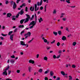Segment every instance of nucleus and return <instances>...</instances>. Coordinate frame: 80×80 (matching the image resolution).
<instances>
[{
	"mask_svg": "<svg viewBox=\"0 0 80 80\" xmlns=\"http://www.w3.org/2000/svg\"><path fill=\"white\" fill-rule=\"evenodd\" d=\"M32 25L29 28L30 29H32L33 28V27H34L35 25V22L34 21H32L31 22H30V24L29 25V26H30V25Z\"/></svg>",
	"mask_w": 80,
	"mask_h": 80,
	"instance_id": "obj_1",
	"label": "nucleus"
},
{
	"mask_svg": "<svg viewBox=\"0 0 80 80\" xmlns=\"http://www.w3.org/2000/svg\"><path fill=\"white\" fill-rule=\"evenodd\" d=\"M26 16L27 17V18L26 19V20L25 21L24 23H27L29 21V19L30 18V15L27 14H26Z\"/></svg>",
	"mask_w": 80,
	"mask_h": 80,
	"instance_id": "obj_2",
	"label": "nucleus"
},
{
	"mask_svg": "<svg viewBox=\"0 0 80 80\" xmlns=\"http://www.w3.org/2000/svg\"><path fill=\"white\" fill-rule=\"evenodd\" d=\"M31 35V32H28L26 34H25L24 35L25 37V38L26 39V38H28V37H29Z\"/></svg>",
	"mask_w": 80,
	"mask_h": 80,
	"instance_id": "obj_3",
	"label": "nucleus"
},
{
	"mask_svg": "<svg viewBox=\"0 0 80 80\" xmlns=\"http://www.w3.org/2000/svg\"><path fill=\"white\" fill-rule=\"evenodd\" d=\"M42 3H43V0H41L40 2H38L37 5L38 6H40V5H41L42 4Z\"/></svg>",
	"mask_w": 80,
	"mask_h": 80,
	"instance_id": "obj_4",
	"label": "nucleus"
},
{
	"mask_svg": "<svg viewBox=\"0 0 80 80\" xmlns=\"http://www.w3.org/2000/svg\"><path fill=\"white\" fill-rule=\"evenodd\" d=\"M14 35H13V34H12L10 35V40H12V41H13V38Z\"/></svg>",
	"mask_w": 80,
	"mask_h": 80,
	"instance_id": "obj_5",
	"label": "nucleus"
},
{
	"mask_svg": "<svg viewBox=\"0 0 80 80\" xmlns=\"http://www.w3.org/2000/svg\"><path fill=\"white\" fill-rule=\"evenodd\" d=\"M29 62L30 63H32V64H34V63H35V61L32 60H29Z\"/></svg>",
	"mask_w": 80,
	"mask_h": 80,
	"instance_id": "obj_6",
	"label": "nucleus"
},
{
	"mask_svg": "<svg viewBox=\"0 0 80 80\" xmlns=\"http://www.w3.org/2000/svg\"><path fill=\"white\" fill-rule=\"evenodd\" d=\"M34 7H35V11H37V10H38V9H39V7H38L37 8V4H35Z\"/></svg>",
	"mask_w": 80,
	"mask_h": 80,
	"instance_id": "obj_7",
	"label": "nucleus"
},
{
	"mask_svg": "<svg viewBox=\"0 0 80 80\" xmlns=\"http://www.w3.org/2000/svg\"><path fill=\"white\" fill-rule=\"evenodd\" d=\"M17 7V4L15 3V2H14V3L13 4V9H15Z\"/></svg>",
	"mask_w": 80,
	"mask_h": 80,
	"instance_id": "obj_8",
	"label": "nucleus"
},
{
	"mask_svg": "<svg viewBox=\"0 0 80 80\" xmlns=\"http://www.w3.org/2000/svg\"><path fill=\"white\" fill-rule=\"evenodd\" d=\"M3 74L4 75L6 76L7 75V72L6 70H4L3 72Z\"/></svg>",
	"mask_w": 80,
	"mask_h": 80,
	"instance_id": "obj_9",
	"label": "nucleus"
},
{
	"mask_svg": "<svg viewBox=\"0 0 80 80\" xmlns=\"http://www.w3.org/2000/svg\"><path fill=\"white\" fill-rule=\"evenodd\" d=\"M12 15L11 13H8L7 14V17H9V18H10V16H12Z\"/></svg>",
	"mask_w": 80,
	"mask_h": 80,
	"instance_id": "obj_10",
	"label": "nucleus"
},
{
	"mask_svg": "<svg viewBox=\"0 0 80 80\" xmlns=\"http://www.w3.org/2000/svg\"><path fill=\"white\" fill-rule=\"evenodd\" d=\"M67 39V38H66V37L65 36H62V40H63V41H64V40H65Z\"/></svg>",
	"mask_w": 80,
	"mask_h": 80,
	"instance_id": "obj_11",
	"label": "nucleus"
},
{
	"mask_svg": "<svg viewBox=\"0 0 80 80\" xmlns=\"http://www.w3.org/2000/svg\"><path fill=\"white\" fill-rule=\"evenodd\" d=\"M65 15V13H61V16L60 17V18H63V16H64V15Z\"/></svg>",
	"mask_w": 80,
	"mask_h": 80,
	"instance_id": "obj_12",
	"label": "nucleus"
},
{
	"mask_svg": "<svg viewBox=\"0 0 80 80\" xmlns=\"http://www.w3.org/2000/svg\"><path fill=\"white\" fill-rule=\"evenodd\" d=\"M19 13H20V14L21 15L23 14V13H24V12L23 11V9H22L21 10V11Z\"/></svg>",
	"mask_w": 80,
	"mask_h": 80,
	"instance_id": "obj_13",
	"label": "nucleus"
},
{
	"mask_svg": "<svg viewBox=\"0 0 80 80\" xmlns=\"http://www.w3.org/2000/svg\"><path fill=\"white\" fill-rule=\"evenodd\" d=\"M20 43H21V45L25 46V42H24L21 41Z\"/></svg>",
	"mask_w": 80,
	"mask_h": 80,
	"instance_id": "obj_14",
	"label": "nucleus"
},
{
	"mask_svg": "<svg viewBox=\"0 0 80 80\" xmlns=\"http://www.w3.org/2000/svg\"><path fill=\"white\" fill-rule=\"evenodd\" d=\"M54 74L53 73V71H51L50 72V75L51 76H53Z\"/></svg>",
	"mask_w": 80,
	"mask_h": 80,
	"instance_id": "obj_15",
	"label": "nucleus"
},
{
	"mask_svg": "<svg viewBox=\"0 0 80 80\" xmlns=\"http://www.w3.org/2000/svg\"><path fill=\"white\" fill-rule=\"evenodd\" d=\"M25 20V19H22L20 21V23L21 24H22L23 23V22Z\"/></svg>",
	"mask_w": 80,
	"mask_h": 80,
	"instance_id": "obj_16",
	"label": "nucleus"
},
{
	"mask_svg": "<svg viewBox=\"0 0 80 80\" xmlns=\"http://www.w3.org/2000/svg\"><path fill=\"white\" fill-rule=\"evenodd\" d=\"M28 70L29 72H32V67H28Z\"/></svg>",
	"mask_w": 80,
	"mask_h": 80,
	"instance_id": "obj_17",
	"label": "nucleus"
},
{
	"mask_svg": "<svg viewBox=\"0 0 80 80\" xmlns=\"http://www.w3.org/2000/svg\"><path fill=\"white\" fill-rule=\"evenodd\" d=\"M41 22H42V21H43V19H42V18H39V23H41Z\"/></svg>",
	"mask_w": 80,
	"mask_h": 80,
	"instance_id": "obj_18",
	"label": "nucleus"
},
{
	"mask_svg": "<svg viewBox=\"0 0 80 80\" xmlns=\"http://www.w3.org/2000/svg\"><path fill=\"white\" fill-rule=\"evenodd\" d=\"M32 7H30V10H31V11H33V10H34V6H33V7L32 8Z\"/></svg>",
	"mask_w": 80,
	"mask_h": 80,
	"instance_id": "obj_19",
	"label": "nucleus"
},
{
	"mask_svg": "<svg viewBox=\"0 0 80 80\" xmlns=\"http://www.w3.org/2000/svg\"><path fill=\"white\" fill-rule=\"evenodd\" d=\"M61 73L62 75H65V72H64L63 71H61Z\"/></svg>",
	"mask_w": 80,
	"mask_h": 80,
	"instance_id": "obj_20",
	"label": "nucleus"
},
{
	"mask_svg": "<svg viewBox=\"0 0 80 80\" xmlns=\"http://www.w3.org/2000/svg\"><path fill=\"white\" fill-rule=\"evenodd\" d=\"M43 71V70L42 69H40L38 71V72H39V73H42Z\"/></svg>",
	"mask_w": 80,
	"mask_h": 80,
	"instance_id": "obj_21",
	"label": "nucleus"
},
{
	"mask_svg": "<svg viewBox=\"0 0 80 80\" xmlns=\"http://www.w3.org/2000/svg\"><path fill=\"white\" fill-rule=\"evenodd\" d=\"M53 14H56V13H57V10H53Z\"/></svg>",
	"mask_w": 80,
	"mask_h": 80,
	"instance_id": "obj_22",
	"label": "nucleus"
},
{
	"mask_svg": "<svg viewBox=\"0 0 80 80\" xmlns=\"http://www.w3.org/2000/svg\"><path fill=\"white\" fill-rule=\"evenodd\" d=\"M19 28H23L24 26L23 25H20L19 26Z\"/></svg>",
	"mask_w": 80,
	"mask_h": 80,
	"instance_id": "obj_23",
	"label": "nucleus"
},
{
	"mask_svg": "<svg viewBox=\"0 0 80 80\" xmlns=\"http://www.w3.org/2000/svg\"><path fill=\"white\" fill-rule=\"evenodd\" d=\"M12 33H13L12 31H11L9 32L8 33V35H11V34H12Z\"/></svg>",
	"mask_w": 80,
	"mask_h": 80,
	"instance_id": "obj_24",
	"label": "nucleus"
},
{
	"mask_svg": "<svg viewBox=\"0 0 80 80\" xmlns=\"http://www.w3.org/2000/svg\"><path fill=\"white\" fill-rule=\"evenodd\" d=\"M12 20H16V18H15V16L12 17Z\"/></svg>",
	"mask_w": 80,
	"mask_h": 80,
	"instance_id": "obj_25",
	"label": "nucleus"
},
{
	"mask_svg": "<svg viewBox=\"0 0 80 80\" xmlns=\"http://www.w3.org/2000/svg\"><path fill=\"white\" fill-rule=\"evenodd\" d=\"M53 33L55 35V36H57L58 33L57 32H53Z\"/></svg>",
	"mask_w": 80,
	"mask_h": 80,
	"instance_id": "obj_26",
	"label": "nucleus"
},
{
	"mask_svg": "<svg viewBox=\"0 0 80 80\" xmlns=\"http://www.w3.org/2000/svg\"><path fill=\"white\" fill-rule=\"evenodd\" d=\"M10 62L12 63H14V62H15V60L12 59L10 60Z\"/></svg>",
	"mask_w": 80,
	"mask_h": 80,
	"instance_id": "obj_27",
	"label": "nucleus"
},
{
	"mask_svg": "<svg viewBox=\"0 0 80 80\" xmlns=\"http://www.w3.org/2000/svg\"><path fill=\"white\" fill-rule=\"evenodd\" d=\"M43 2H46V3H48V0H43Z\"/></svg>",
	"mask_w": 80,
	"mask_h": 80,
	"instance_id": "obj_28",
	"label": "nucleus"
},
{
	"mask_svg": "<svg viewBox=\"0 0 80 80\" xmlns=\"http://www.w3.org/2000/svg\"><path fill=\"white\" fill-rule=\"evenodd\" d=\"M47 59H48V58H47V57H44V60H45L47 61Z\"/></svg>",
	"mask_w": 80,
	"mask_h": 80,
	"instance_id": "obj_29",
	"label": "nucleus"
},
{
	"mask_svg": "<svg viewBox=\"0 0 80 80\" xmlns=\"http://www.w3.org/2000/svg\"><path fill=\"white\" fill-rule=\"evenodd\" d=\"M70 0H67L66 2H67V3H70Z\"/></svg>",
	"mask_w": 80,
	"mask_h": 80,
	"instance_id": "obj_30",
	"label": "nucleus"
},
{
	"mask_svg": "<svg viewBox=\"0 0 80 80\" xmlns=\"http://www.w3.org/2000/svg\"><path fill=\"white\" fill-rule=\"evenodd\" d=\"M69 80H72V76H69Z\"/></svg>",
	"mask_w": 80,
	"mask_h": 80,
	"instance_id": "obj_31",
	"label": "nucleus"
},
{
	"mask_svg": "<svg viewBox=\"0 0 80 80\" xmlns=\"http://www.w3.org/2000/svg\"><path fill=\"white\" fill-rule=\"evenodd\" d=\"M76 44H77V43L75 42H73L72 43L73 46H75Z\"/></svg>",
	"mask_w": 80,
	"mask_h": 80,
	"instance_id": "obj_32",
	"label": "nucleus"
},
{
	"mask_svg": "<svg viewBox=\"0 0 80 80\" xmlns=\"http://www.w3.org/2000/svg\"><path fill=\"white\" fill-rule=\"evenodd\" d=\"M25 32V31H22L21 33V35H22V34Z\"/></svg>",
	"mask_w": 80,
	"mask_h": 80,
	"instance_id": "obj_33",
	"label": "nucleus"
},
{
	"mask_svg": "<svg viewBox=\"0 0 80 80\" xmlns=\"http://www.w3.org/2000/svg\"><path fill=\"white\" fill-rule=\"evenodd\" d=\"M1 35L3 37H6V36H7V34H1Z\"/></svg>",
	"mask_w": 80,
	"mask_h": 80,
	"instance_id": "obj_34",
	"label": "nucleus"
},
{
	"mask_svg": "<svg viewBox=\"0 0 80 80\" xmlns=\"http://www.w3.org/2000/svg\"><path fill=\"white\" fill-rule=\"evenodd\" d=\"M33 38H32L31 40L28 41V43H30L31 42H32V41H33Z\"/></svg>",
	"mask_w": 80,
	"mask_h": 80,
	"instance_id": "obj_35",
	"label": "nucleus"
},
{
	"mask_svg": "<svg viewBox=\"0 0 80 80\" xmlns=\"http://www.w3.org/2000/svg\"><path fill=\"white\" fill-rule=\"evenodd\" d=\"M62 20L63 21H66V20H67V18H64L62 19Z\"/></svg>",
	"mask_w": 80,
	"mask_h": 80,
	"instance_id": "obj_36",
	"label": "nucleus"
},
{
	"mask_svg": "<svg viewBox=\"0 0 80 80\" xmlns=\"http://www.w3.org/2000/svg\"><path fill=\"white\" fill-rule=\"evenodd\" d=\"M60 42H58L57 43V45L58 47H59V46H60Z\"/></svg>",
	"mask_w": 80,
	"mask_h": 80,
	"instance_id": "obj_37",
	"label": "nucleus"
},
{
	"mask_svg": "<svg viewBox=\"0 0 80 80\" xmlns=\"http://www.w3.org/2000/svg\"><path fill=\"white\" fill-rule=\"evenodd\" d=\"M72 67L73 68H76V66L75 65H73L72 66Z\"/></svg>",
	"mask_w": 80,
	"mask_h": 80,
	"instance_id": "obj_38",
	"label": "nucleus"
},
{
	"mask_svg": "<svg viewBox=\"0 0 80 80\" xmlns=\"http://www.w3.org/2000/svg\"><path fill=\"white\" fill-rule=\"evenodd\" d=\"M55 40H53L52 42H51L52 44H53V43H55Z\"/></svg>",
	"mask_w": 80,
	"mask_h": 80,
	"instance_id": "obj_39",
	"label": "nucleus"
},
{
	"mask_svg": "<svg viewBox=\"0 0 80 80\" xmlns=\"http://www.w3.org/2000/svg\"><path fill=\"white\" fill-rule=\"evenodd\" d=\"M19 14L20 13L19 12V13L17 14V15L16 16V18H18V17L19 16Z\"/></svg>",
	"mask_w": 80,
	"mask_h": 80,
	"instance_id": "obj_40",
	"label": "nucleus"
},
{
	"mask_svg": "<svg viewBox=\"0 0 80 80\" xmlns=\"http://www.w3.org/2000/svg\"><path fill=\"white\" fill-rule=\"evenodd\" d=\"M61 31H59L58 32V33L59 34V35H61Z\"/></svg>",
	"mask_w": 80,
	"mask_h": 80,
	"instance_id": "obj_41",
	"label": "nucleus"
},
{
	"mask_svg": "<svg viewBox=\"0 0 80 80\" xmlns=\"http://www.w3.org/2000/svg\"><path fill=\"white\" fill-rule=\"evenodd\" d=\"M8 68H6L5 70H6V71H7V70H8V68H9V65H8Z\"/></svg>",
	"mask_w": 80,
	"mask_h": 80,
	"instance_id": "obj_42",
	"label": "nucleus"
},
{
	"mask_svg": "<svg viewBox=\"0 0 80 80\" xmlns=\"http://www.w3.org/2000/svg\"><path fill=\"white\" fill-rule=\"evenodd\" d=\"M22 7H25V6H26V4L25 3H23L22 4Z\"/></svg>",
	"mask_w": 80,
	"mask_h": 80,
	"instance_id": "obj_43",
	"label": "nucleus"
},
{
	"mask_svg": "<svg viewBox=\"0 0 80 80\" xmlns=\"http://www.w3.org/2000/svg\"><path fill=\"white\" fill-rule=\"evenodd\" d=\"M44 42L45 43H47V40L46 39H45L44 40Z\"/></svg>",
	"mask_w": 80,
	"mask_h": 80,
	"instance_id": "obj_44",
	"label": "nucleus"
},
{
	"mask_svg": "<svg viewBox=\"0 0 80 80\" xmlns=\"http://www.w3.org/2000/svg\"><path fill=\"white\" fill-rule=\"evenodd\" d=\"M25 11L26 12H27L28 11V8L27 7H26Z\"/></svg>",
	"mask_w": 80,
	"mask_h": 80,
	"instance_id": "obj_45",
	"label": "nucleus"
},
{
	"mask_svg": "<svg viewBox=\"0 0 80 80\" xmlns=\"http://www.w3.org/2000/svg\"><path fill=\"white\" fill-rule=\"evenodd\" d=\"M11 57L12 58H15V56L13 55H12V56H11Z\"/></svg>",
	"mask_w": 80,
	"mask_h": 80,
	"instance_id": "obj_46",
	"label": "nucleus"
},
{
	"mask_svg": "<svg viewBox=\"0 0 80 80\" xmlns=\"http://www.w3.org/2000/svg\"><path fill=\"white\" fill-rule=\"evenodd\" d=\"M20 70H17V73H20Z\"/></svg>",
	"mask_w": 80,
	"mask_h": 80,
	"instance_id": "obj_47",
	"label": "nucleus"
},
{
	"mask_svg": "<svg viewBox=\"0 0 80 80\" xmlns=\"http://www.w3.org/2000/svg\"><path fill=\"white\" fill-rule=\"evenodd\" d=\"M53 58H57V57H56L55 55H53Z\"/></svg>",
	"mask_w": 80,
	"mask_h": 80,
	"instance_id": "obj_48",
	"label": "nucleus"
},
{
	"mask_svg": "<svg viewBox=\"0 0 80 80\" xmlns=\"http://www.w3.org/2000/svg\"><path fill=\"white\" fill-rule=\"evenodd\" d=\"M20 0H17L16 3H19V2H20Z\"/></svg>",
	"mask_w": 80,
	"mask_h": 80,
	"instance_id": "obj_49",
	"label": "nucleus"
},
{
	"mask_svg": "<svg viewBox=\"0 0 80 80\" xmlns=\"http://www.w3.org/2000/svg\"><path fill=\"white\" fill-rule=\"evenodd\" d=\"M60 57V54L57 57V58H59Z\"/></svg>",
	"mask_w": 80,
	"mask_h": 80,
	"instance_id": "obj_50",
	"label": "nucleus"
},
{
	"mask_svg": "<svg viewBox=\"0 0 80 80\" xmlns=\"http://www.w3.org/2000/svg\"><path fill=\"white\" fill-rule=\"evenodd\" d=\"M51 47H48V46H47V50H49V49H50V48Z\"/></svg>",
	"mask_w": 80,
	"mask_h": 80,
	"instance_id": "obj_51",
	"label": "nucleus"
},
{
	"mask_svg": "<svg viewBox=\"0 0 80 80\" xmlns=\"http://www.w3.org/2000/svg\"><path fill=\"white\" fill-rule=\"evenodd\" d=\"M66 30L68 32L69 31V30H68V28H66Z\"/></svg>",
	"mask_w": 80,
	"mask_h": 80,
	"instance_id": "obj_52",
	"label": "nucleus"
},
{
	"mask_svg": "<svg viewBox=\"0 0 80 80\" xmlns=\"http://www.w3.org/2000/svg\"><path fill=\"white\" fill-rule=\"evenodd\" d=\"M8 3H9V2L8 1H7L6 2V5H7V4H8Z\"/></svg>",
	"mask_w": 80,
	"mask_h": 80,
	"instance_id": "obj_53",
	"label": "nucleus"
},
{
	"mask_svg": "<svg viewBox=\"0 0 80 80\" xmlns=\"http://www.w3.org/2000/svg\"><path fill=\"white\" fill-rule=\"evenodd\" d=\"M0 38H1V40H3L4 39L2 37H0Z\"/></svg>",
	"mask_w": 80,
	"mask_h": 80,
	"instance_id": "obj_54",
	"label": "nucleus"
},
{
	"mask_svg": "<svg viewBox=\"0 0 80 80\" xmlns=\"http://www.w3.org/2000/svg\"><path fill=\"white\" fill-rule=\"evenodd\" d=\"M39 57V54H38L36 56V57L37 58H38V57Z\"/></svg>",
	"mask_w": 80,
	"mask_h": 80,
	"instance_id": "obj_55",
	"label": "nucleus"
},
{
	"mask_svg": "<svg viewBox=\"0 0 80 80\" xmlns=\"http://www.w3.org/2000/svg\"><path fill=\"white\" fill-rule=\"evenodd\" d=\"M22 77H25V73H24L22 74Z\"/></svg>",
	"mask_w": 80,
	"mask_h": 80,
	"instance_id": "obj_56",
	"label": "nucleus"
},
{
	"mask_svg": "<svg viewBox=\"0 0 80 80\" xmlns=\"http://www.w3.org/2000/svg\"><path fill=\"white\" fill-rule=\"evenodd\" d=\"M62 51L61 50H59V52H58V53H62Z\"/></svg>",
	"mask_w": 80,
	"mask_h": 80,
	"instance_id": "obj_57",
	"label": "nucleus"
},
{
	"mask_svg": "<svg viewBox=\"0 0 80 80\" xmlns=\"http://www.w3.org/2000/svg\"><path fill=\"white\" fill-rule=\"evenodd\" d=\"M70 7H71V8H75L76 6H69Z\"/></svg>",
	"mask_w": 80,
	"mask_h": 80,
	"instance_id": "obj_58",
	"label": "nucleus"
},
{
	"mask_svg": "<svg viewBox=\"0 0 80 80\" xmlns=\"http://www.w3.org/2000/svg\"><path fill=\"white\" fill-rule=\"evenodd\" d=\"M24 46H27L26 47H28V45L27 44H26L24 45Z\"/></svg>",
	"mask_w": 80,
	"mask_h": 80,
	"instance_id": "obj_59",
	"label": "nucleus"
},
{
	"mask_svg": "<svg viewBox=\"0 0 80 80\" xmlns=\"http://www.w3.org/2000/svg\"><path fill=\"white\" fill-rule=\"evenodd\" d=\"M45 80H48V78L45 77L44 78Z\"/></svg>",
	"mask_w": 80,
	"mask_h": 80,
	"instance_id": "obj_60",
	"label": "nucleus"
},
{
	"mask_svg": "<svg viewBox=\"0 0 80 80\" xmlns=\"http://www.w3.org/2000/svg\"><path fill=\"white\" fill-rule=\"evenodd\" d=\"M60 78L59 77L57 78H56V80H60Z\"/></svg>",
	"mask_w": 80,
	"mask_h": 80,
	"instance_id": "obj_61",
	"label": "nucleus"
},
{
	"mask_svg": "<svg viewBox=\"0 0 80 80\" xmlns=\"http://www.w3.org/2000/svg\"><path fill=\"white\" fill-rule=\"evenodd\" d=\"M10 73H11V71H8V75H10Z\"/></svg>",
	"mask_w": 80,
	"mask_h": 80,
	"instance_id": "obj_62",
	"label": "nucleus"
},
{
	"mask_svg": "<svg viewBox=\"0 0 80 80\" xmlns=\"http://www.w3.org/2000/svg\"><path fill=\"white\" fill-rule=\"evenodd\" d=\"M48 71H46V72H44V73L45 74H46L47 73H48Z\"/></svg>",
	"mask_w": 80,
	"mask_h": 80,
	"instance_id": "obj_63",
	"label": "nucleus"
},
{
	"mask_svg": "<svg viewBox=\"0 0 80 80\" xmlns=\"http://www.w3.org/2000/svg\"><path fill=\"white\" fill-rule=\"evenodd\" d=\"M43 7H42L40 8V10H43Z\"/></svg>",
	"mask_w": 80,
	"mask_h": 80,
	"instance_id": "obj_64",
	"label": "nucleus"
}]
</instances>
